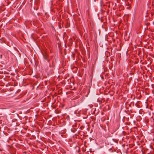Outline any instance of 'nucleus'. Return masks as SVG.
Returning <instances> with one entry per match:
<instances>
[{
  "label": "nucleus",
  "instance_id": "f257e3e1",
  "mask_svg": "<svg viewBox=\"0 0 154 154\" xmlns=\"http://www.w3.org/2000/svg\"><path fill=\"white\" fill-rule=\"evenodd\" d=\"M2 55H1V57H2Z\"/></svg>",
  "mask_w": 154,
  "mask_h": 154
}]
</instances>
